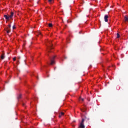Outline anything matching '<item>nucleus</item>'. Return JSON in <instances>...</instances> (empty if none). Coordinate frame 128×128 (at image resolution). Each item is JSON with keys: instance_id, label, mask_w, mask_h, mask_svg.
<instances>
[{"instance_id": "nucleus-14", "label": "nucleus", "mask_w": 128, "mask_h": 128, "mask_svg": "<svg viewBox=\"0 0 128 128\" xmlns=\"http://www.w3.org/2000/svg\"><path fill=\"white\" fill-rule=\"evenodd\" d=\"M116 35H117V36H116L117 38H120V34L118 33H117Z\"/></svg>"}, {"instance_id": "nucleus-15", "label": "nucleus", "mask_w": 128, "mask_h": 128, "mask_svg": "<svg viewBox=\"0 0 128 128\" xmlns=\"http://www.w3.org/2000/svg\"><path fill=\"white\" fill-rule=\"evenodd\" d=\"M21 98H22V94H20V95L18 96V100H20V99Z\"/></svg>"}, {"instance_id": "nucleus-5", "label": "nucleus", "mask_w": 128, "mask_h": 128, "mask_svg": "<svg viewBox=\"0 0 128 128\" xmlns=\"http://www.w3.org/2000/svg\"><path fill=\"white\" fill-rule=\"evenodd\" d=\"M124 20L125 22H128V16H124Z\"/></svg>"}, {"instance_id": "nucleus-3", "label": "nucleus", "mask_w": 128, "mask_h": 128, "mask_svg": "<svg viewBox=\"0 0 128 128\" xmlns=\"http://www.w3.org/2000/svg\"><path fill=\"white\" fill-rule=\"evenodd\" d=\"M56 58V56H53L52 58H50V61H51V62H50V65L52 66L54 64V60Z\"/></svg>"}, {"instance_id": "nucleus-12", "label": "nucleus", "mask_w": 128, "mask_h": 128, "mask_svg": "<svg viewBox=\"0 0 128 128\" xmlns=\"http://www.w3.org/2000/svg\"><path fill=\"white\" fill-rule=\"evenodd\" d=\"M48 2H49V4H52L53 3L54 0H48Z\"/></svg>"}, {"instance_id": "nucleus-22", "label": "nucleus", "mask_w": 128, "mask_h": 128, "mask_svg": "<svg viewBox=\"0 0 128 128\" xmlns=\"http://www.w3.org/2000/svg\"><path fill=\"white\" fill-rule=\"evenodd\" d=\"M22 106H25V104L24 103H22Z\"/></svg>"}, {"instance_id": "nucleus-16", "label": "nucleus", "mask_w": 128, "mask_h": 128, "mask_svg": "<svg viewBox=\"0 0 128 128\" xmlns=\"http://www.w3.org/2000/svg\"><path fill=\"white\" fill-rule=\"evenodd\" d=\"M48 26H49V28H52V24L50 23L49 24Z\"/></svg>"}, {"instance_id": "nucleus-1", "label": "nucleus", "mask_w": 128, "mask_h": 128, "mask_svg": "<svg viewBox=\"0 0 128 128\" xmlns=\"http://www.w3.org/2000/svg\"><path fill=\"white\" fill-rule=\"evenodd\" d=\"M14 14V13L13 12H12L10 16L5 14L4 15V17L5 18L6 20H9L12 18Z\"/></svg>"}, {"instance_id": "nucleus-21", "label": "nucleus", "mask_w": 128, "mask_h": 128, "mask_svg": "<svg viewBox=\"0 0 128 128\" xmlns=\"http://www.w3.org/2000/svg\"><path fill=\"white\" fill-rule=\"evenodd\" d=\"M13 60H14V62L16 61V58L15 57V58H13Z\"/></svg>"}, {"instance_id": "nucleus-24", "label": "nucleus", "mask_w": 128, "mask_h": 128, "mask_svg": "<svg viewBox=\"0 0 128 128\" xmlns=\"http://www.w3.org/2000/svg\"><path fill=\"white\" fill-rule=\"evenodd\" d=\"M48 52H50V50H48Z\"/></svg>"}, {"instance_id": "nucleus-2", "label": "nucleus", "mask_w": 128, "mask_h": 128, "mask_svg": "<svg viewBox=\"0 0 128 128\" xmlns=\"http://www.w3.org/2000/svg\"><path fill=\"white\" fill-rule=\"evenodd\" d=\"M52 40H50L48 42V44H49V46H48L47 47H48V50H52L54 49V48H52Z\"/></svg>"}, {"instance_id": "nucleus-19", "label": "nucleus", "mask_w": 128, "mask_h": 128, "mask_svg": "<svg viewBox=\"0 0 128 128\" xmlns=\"http://www.w3.org/2000/svg\"><path fill=\"white\" fill-rule=\"evenodd\" d=\"M81 111L82 112H86V110L84 109H82Z\"/></svg>"}, {"instance_id": "nucleus-11", "label": "nucleus", "mask_w": 128, "mask_h": 128, "mask_svg": "<svg viewBox=\"0 0 128 128\" xmlns=\"http://www.w3.org/2000/svg\"><path fill=\"white\" fill-rule=\"evenodd\" d=\"M5 30H6L8 34L10 32V30H8L6 28H5Z\"/></svg>"}, {"instance_id": "nucleus-17", "label": "nucleus", "mask_w": 128, "mask_h": 128, "mask_svg": "<svg viewBox=\"0 0 128 128\" xmlns=\"http://www.w3.org/2000/svg\"><path fill=\"white\" fill-rule=\"evenodd\" d=\"M79 100H81L82 102H84V98H82L81 97H80L79 98Z\"/></svg>"}, {"instance_id": "nucleus-23", "label": "nucleus", "mask_w": 128, "mask_h": 128, "mask_svg": "<svg viewBox=\"0 0 128 128\" xmlns=\"http://www.w3.org/2000/svg\"><path fill=\"white\" fill-rule=\"evenodd\" d=\"M18 59L20 60V56H18Z\"/></svg>"}, {"instance_id": "nucleus-6", "label": "nucleus", "mask_w": 128, "mask_h": 128, "mask_svg": "<svg viewBox=\"0 0 128 128\" xmlns=\"http://www.w3.org/2000/svg\"><path fill=\"white\" fill-rule=\"evenodd\" d=\"M79 127L80 128H85V126L84 125V124L80 123Z\"/></svg>"}, {"instance_id": "nucleus-10", "label": "nucleus", "mask_w": 128, "mask_h": 128, "mask_svg": "<svg viewBox=\"0 0 128 128\" xmlns=\"http://www.w3.org/2000/svg\"><path fill=\"white\" fill-rule=\"evenodd\" d=\"M4 58H5L4 54H3L1 56V58H2V60H4Z\"/></svg>"}, {"instance_id": "nucleus-8", "label": "nucleus", "mask_w": 128, "mask_h": 128, "mask_svg": "<svg viewBox=\"0 0 128 128\" xmlns=\"http://www.w3.org/2000/svg\"><path fill=\"white\" fill-rule=\"evenodd\" d=\"M64 112H60V114H59V118H61L62 116H64Z\"/></svg>"}, {"instance_id": "nucleus-13", "label": "nucleus", "mask_w": 128, "mask_h": 128, "mask_svg": "<svg viewBox=\"0 0 128 128\" xmlns=\"http://www.w3.org/2000/svg\"><path fill=\"white\" fill-rule=\"evenodd\" d=\"M84 118H82V121L80 122V124H84Z\"/></svg>"}, {"instance_id": "nucleus-4", "label": "nucleus", "mask_w": 128, "mask_h": 128, "mask_svg": "<svg viewBox=\"0 0 128 128\" xmlns=\"http://www.w3.org/2000/svg\"><path fill=\"white\" fill-rule=\"evenodd\" d=\"M109 16L108 15H105L104 16V22H108V18Z\"/></svg>"}, {"instance_id": "nucleus-18", "label": "nucleus", "mask_w": 128, "mask_h": 128, "mask_svg": "<svg viewBox=\"0 0 128 128\" xmlns=\"http://www.w3.org/2000/svg\"><path fill=\"white\" fill-rule=\"evenodd\" d=\"M66 22L68 24H69L70 22H72V20H66Z\"/></svg>"}, {"instance_id": "nucleus-26", "label": "nucleus", "mask_w": 128, "mask_h": 128, "mask_svg": "<svg viewBox=\"0 0 128 128\" xmlns=\"http://www.w3.org/2000/svg\"><path fill=\"white\" fill-rule=\"evenodd\" d=\"M56 68L55 67V68H54V70H56Z\"/></svg>"}, {"instance_id": "nucleus-9", "label": "nucleus", "mask_w": 128, "mask_h": 128, "mask_svg": "<svg viewBox=\"0 0 128 128\" xmlns=\"http://www.w3.org/2000/svg\"><path fill=\"white\" fill-rule=\"evenodd\" d=\"M10 28H11V25H10V24H9L8 26V27H7V28H6V29L8 30H10Z\"/></svg>"}, {"instance_id": "nucleus-20", "label": "nucleus", "mask_w": 128, "mask_h": 128, "mask_svg": "<svg viewBox=\"0 0 128 128\" xmlns=\"http://www.w3.org/2000/svg\"><path fill=\"white\" fill-rule=\"evenodd\" d=\"M12 28H13V30L16 29V26H12Z\"/></svg>"}, {"instance_id": "nucleus-25", "label": "nucleus", "mask_w": 128, "mask_h": 128, "mask_svg": "<svg viewBox=\"0 0 128 128\" xmlns=\"http://www.w3.org/2000/svg\"><path fill=\"white\" fill-rule=\"evenodd\" d=\"M67 58L66 57H64V59H66Z\"/></svg>"}, {"instance_id": "nucleus-27", "label": "nucleus", "mask_w": 128, "mask_h": 128, "mask_svg": "<svg viewBox=\"0 0 128 128\" xmlns=\"http://www.w3.org/2000/svg\"><path fill=\"white\" fill-rule=\"evenodd\" d=\"M8 54H9V52H8Z\"/></svg>"}, {"instance_id": "nucleus-7", "label": "nucleus", "mask_w": 128, "mask_h": 128, "mask_svg": "<svg viewBox=\"0 0 128 128\" xmlns=\"http://www.w3.org/2000/svg\"><path fill=\"white\" fill-rule=\"evenodd\" d=\"M36 36H42V34L40 32H36Z\"/></svg>"}]
</instances>
